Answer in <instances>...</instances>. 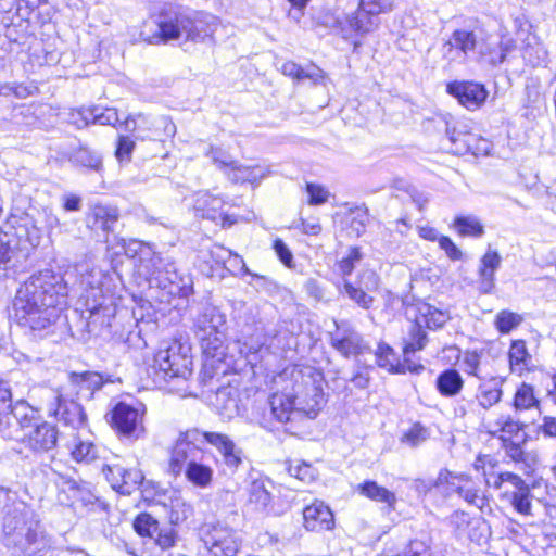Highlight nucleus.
I'll use <instances>...</instances> for the list:
<instances>
[{"instance_id": "obj_1", "label": "nucleus", "mask_w": 556, "mask_h": 556, "mask_svg": "<svg viewBox=\"0 0 556 556\" xmlns=\"http://www.w3.org/2000/svg\"><path fill=\"white\" fill-rule=\"evenodd\" d=\"M68 286L51 269L34 274L17 290L13 307L20 325L40 337L54 333L67 303Z\"/></svg>"}, {"instance_id": "obj_2", "label": "nucleus", "mask_w": 556, "mask_h": 556, "mask_svg": "<svg viewBox=\"0 0 556 556\" xmlns=\"http://www.w3.org/2000/svg\"><path fill=\"white\" fill-rule=\"evenodd\" d=\"M218 18L174 3H164L156 15L144 21L139 38L151 45L179 40L202 42L218 27Z\"/></svg>"}, {"instance_id": "obj_3", "label": "nucleus", "mask_w": 556, "mask_h": 556, "mask_svg": "<svg viewBox=\"0 0 556 556\" xmlns=\"http://www.w3.org/2000/svg\"><path fill=\"white\" fill-rule=\"evenodd\" d=\"M137 248H129L127 254L138 255V269L144 275L151 287L163 290L174 298H188L193 293L192 276L178 267L169 256L154 252L149 244L135 242Z\"/></svg>"}, {"instance_id": "obj_4", "label": "nucleus", "mask_w": 556, "mask_h": 556, "mask_svg": "<svg viewBox=\"0 0 556 556\" xmlns=\"http://www.w3.org/2000/svg\"><path fill=\"white\" fill-rule=\"evenodd\" d=\"M84 306L88 313L86 327L89 333L102 334L111 328L116 314L115 296L110 289V279L99 269L83 275Z\"/></svg>"}, {"instance_id": "obj_5", "label": "nucleus", "mask_w": 556, "mask_h": 556, "mask_svg": "<svg viewBox=\"0 0 556 556\" xmlns=\"http://www.w3.org/2000/svg\"><path fill=\"white\" fill-rule=\"evenodd\" d=\"M392 10L391 0H359L357 9L343 18L341 36L353 42V51L356 52L362 46V39L379 28L380 15Z\"/></svg>"}, {"instance_id": "obj_6", "label": "nucleus", "mask_w": 556, "mask_h": 556, "mask_svg": "<svg viewBox=\"0 0 556 556\" xmlns=\"http://www.w3.org/2000/svg\"><path fill=\"white\" fill-rule=\"evenodd\" d=\"M157 375L164 380L174 378L187 379L192 370L190 348L178 341L170 343L166 349L160 350L154 357Z\"/></svg>"}, {"instance_id": "obj_7", "label": "nucleus", "mask_w": 556, "mask_h": 556, "mask_svg": "<svg viewBox=\"0 0 556 556\" xmlns=\"http://www.w3.org/2000/svg\"><path fill=\"white\" fill-rule=\"evenodd\" d=\"M203 444L202 430L199 428H191L180 432L172 451V471L176 475L180 473L184 466L203 460L205 456V452L202 448Z\"/></svg>"}, {"instance_id": "obj_8", "label": "nucleus", "mask_w": 556, "mask_h": 556, "mask_svg": "<svg viewBox=\"0 0 556 556\" xmlns=\"http://www.w3.org/2000/svg\"><path fill=\"white\" fill-rule=\"evenodd\" d=\"M202 540L212 556H237L243 543L237 530L220 522L206 525Z\"/></svg>"}, {"instance_id": "obj_9", "label": "nucleus", "mask_w": 556, "mask_h": 556, "mask_svg": "<svg viewBox=\"0 0 556 556\" xmlns=\"http://www.w3.org/2000/svg\"><path fill=\"white\" fill-rule=\"evenodd\" d=\"M106 419L116 433L129 441L138 440L144 431L142 415L131 405L118 402L106 414Z\"/></svg>"}, {"instance_id": "obj_10", "label": "nucleus", "mask_w": 556, "mask_h": 556, "mask_svg": "<svg viewBox=\"0 0 556 556\" xmlns=\"http://www.w3.org/2000/svg\"><path fill=\"white\" fill-rule=\"evenodd\" d=\"M12 543L18 556H50L52 541L36 523L13 534Z\"/></svg>"}, {"instance_id": "obj_11", "label": "nucleus", "mask_w": 556, "mask_h": 556, "mask_svg": "<svg viewBox=\"0 0 556 556\" xmlns=\"http://www.w3.org/2000/svg\"><path fill=\"white\" fill-rule=\"evenodd\" d=\"M446 92L469 111L480 109L489 96L485 86L473 80H453L446 85Z\"/></svg>"}, {"instance_id": "obj_12", "label": "nucleus", "mask_w": 556, "mask_h": 556, "mask_svg": "<svg viewBox=\"0 0 556 556\" xmlns=\"http://www.w3.org/2000/svg\"><path fill=\"white\" fill-rule=\"evenodd\" d=\"M330 344L346 358L362 354L366 350L362 334L348 321L336 323V330L330 332Z\"/></svg>"}, {"instance_id": "obj_13", "label": "nucleus", "mask_w": 556, "mask_h": 556, "mask_svg": "<svg viewBox=\"0 0 556 556\" xmlns=\"http://www.w3.org/2000/svg\"><path fill=\"white\" fill-rule=\"evenodd\" d=\"M225 200L211 193H199L194 201V210L205 219L220 224L223 228L232 226L237 219L224 211Z\"/></svg>"}, {"instance_id": "obj_14", "label": "nucleus", "mask_w": 556, "mask_h": 556, "mask_svg": "<svg viewBox=\"0 0 556 556\" xmlns=\"http://www.w3.org/2000/svg\"><path fill=\"white\" fill-rule=\"evenodd\" d=\"M51 405V414L65 426L77 429L86 425L87 415L77 401L58 392Z\"/></svg>"}, {"instance_id": "obj_15", "label": "nucleus", "mask_w": 556, "mask_h": 556, "mask_svg": "<svg viewBox=\"0 0 556 556\" xmlns=\"http://www.w3.org/2000/svg\"><path fill=\"white\" fill-rule=\"evenodd\" d=\"M241 308L242 312H239L238 315L233 317L237 330L240 334L238 342L243 341V348L240 349V352L247 353V355L251 353L254 354L261 345L258 341L261 328L252 313L242 303Z\"/></svg>"}, {"instance_id": "obj_16", "label": "nucleus", "mask_w": 556, "mask_h": 556, "mask_svg": "<svg viewBox=\"0 0 556 556\" xmlns=\"http://www.w3.org/2000/svg\"><path fill=\"white\" fill-rule=\"evenodd\" d=\"M299 412L313 419L326 403L321 381L308 378L303 382V391L294 394Z\"/></svg>"}, {"instance_id": "obj_17", "label": "nucleus", "mask_w": 556, "mask_h": 556, "mask_svg": "<svg viewBox=\"0 0 556 556\" xmlns=\"http://www.w3.org/2000/svg\"><path fill=\"white\" fill-rule=\"evenodd\" d=\"M119 210L112 205L96 203L90 205L87 213V226L93 231H102L108 241V236L113 233L119 220Z\"/></svg>"}, {"instance_id": "obj_18", "label": "nucleus", "mask_w": 556, "mask_h": 556, "mask_svg": "<svg viewBox=\"0 0 556 556\" xmlns=\"http://www.w3.org/2000/svg\"><path fill=\"white\" fill-rule=\"evenodd\" d=\"M23 441L34 452H49L56 446L58 429L47 421L37 422Z\"/></svg>"}, {"instance_id": "obj_19", "label": "nucleus", "mask_w": 556, "mask_h": 556, "mask_svg": "<svg viewBox=\"0 0 556 556\" xmlns=\"http://www.w3.org/2000/svg\"><path fill=\"white\" fill-rule=\"evenodd\" d=\"M304 527L307 531L321 532L333 529V513L321 501H315L303 509Z\"/></svg>"}, {"instance_id": "obj_20", "label": "nucleus", "mask_w": 556, "mask_h": 556, "mask_svg": "<svg viewBox=\"0 0 556 556\" xmlns=\"http://www.w3.org/2000/svg\"><path fill=\"white\" fill-rule=\"evenodd\" d=\"M3 419L9 420L8 431L3 437L11 438V428L18 427L21 429L31 428L37 424V410L26 401L20 400L3 415Z\"/></svg>"}, {"instance_id": "obj_21", "label": "nucleus", "mask_w": 556, "mask_h": 556, "mask_svg": "<svg viewBox=\"0 0 556 556\" xmlns=\"http://www.w3.org/2000/svg\"><path fill=\"white\" fill-rule=\"evenodd\" d=\"M195 336H211L226 330V315L216 306L205 305L194 321Z\"/></svg>"}, {"instance_id": "obj_22", "label": "nucleus", "mask_w": 556, "mask_h": 556, "mask_svg": "<svg viewBox=\"0 0 556 556\" xmlns=\"http://www.w3.org/2000/svg\"><path fill=\"white\" fill-rule=\"evenodd\" d=\"M68 383L78 399L91 400L94 392L103 387L104 380L97 371L71 372Z\"/></svg>"}, {"instance_id": "obj_23", "label": "nucleus", "mask_w": 556, "mask_h": 556, "mask_svg": "<svg viewBox=\"0 0 556 556\" xmlns=\"http://www.w3.org/2000/svg\"><path fill=\"white\" fill-rule=\"evenodd\" d=\"M269 488H273V482L264 478L254 479L248 486L249 503L254 506L255 510L267 515L274 511Z\"/></svg>"}, {"instance_id": "obj_24", "label": "nucleus", "mask_w": 556, "mask_h": 556, "mask_svg": "<svg viewBox=\"0 0 556 556\" xmlns=\"http://www.w3.org/2000/svg\"><path fill=\"white\" fill-rule=\"evenodd\" d=\"M498 438L502 441V446L505 450L507 457L516 464L521 465L520 469L526 473L533 470V466L536 462L535 456L526 452L522 447L527 441L526 433H522V439L520 441H514L511 438H506V435H500Z\"/></svg>"}, {"instance_id": "obj_25", "label": "nucleus", "mask_w": 556, "mask_h": 556, "mask_svg": "<svg viewBox=\"0 0 556 556\" xmlns=\"http://www.w3.org/2000/svg\"><path fill=\"white\" fill-rule=\"evenodd\" d=\"M16 240H11L9 233L0 235V277H11L16 274L20 263V252Z\"/></svg>"}, {"instance_id": "obj_26", "label": "nucleus", "mask_w": 556, "mask_h": 556, "mask_svg": "<svg viewBox=\"0 0 556 556\" xmlns=\"http://www.w3.org/2000/svg\"><path fill=\"white\" fill-rule=\"evenodd\" d=\"M480 380L481 382L478 387L476 399L482 408L489 409L501 401L504 379L501 377H491Z\"/></svg>"}, {"instance_id": "obj_27", "label": "nucleus", "mask_w": 556, "mask_h": 556, "mask_svg": "<svg viewBox=\"0 0 556 556\" xmlns=\"http://www.w3.org/2000/svg\"><path fill=\"white\" fill-rule=\"evenodd\" d=\"M357 491L361 495L371 501L387 504L388 514L395 510L396 495L384 486L379 485L376 481H364L358 484Z\"/></svg>"}, {"instance_id": "obj_28", "label": "nucleus", "mask_w": 556, "mask_h": 556, "mask_svg": "<svg viewBox=\"0 0 556 556\" xmlns=\"http://www.w3.org/2000/svg\"><path fill=\"white\" fill-rule=\"evenodd\" d=\"M464 383L465 381L458 370L447 368L438 375L435 388L442 396L454 397L462 392Z\"/></svg>"}, {"instance_id": "obj_29", "label": "nucleus", "mask_w": 556, "mask_h": 556, "mask_svg": "<svg viewBox=\"0 0 556 556\" xmlns=\"http://www.w3.org/2000/svg\"><path fill=\"white\" fill-rule=\"evenodd\" d=\"M269 405L273 416L279 422H288L291 416L299 412L294 394L275 393L270 396Z\"/></svg>"}, {"instance_id": "obj_30", "label": "nucleus", "mask_w": 556, "mask_h": 556, "mask_svg": "<svg viewBox=\"0 0 556 556\" xmlns=\"http://www.w3.org/2000/svg\"><path fill=\"white\" fill-rule=\"evenodd\" d=\"M206 358L222 362L225 353V331L213 332L211 336L197 337Z\"/></svg>"}, {"instance_id": "obj_31", "label": "nucleus", "mask_w": 556, "mask_h": 556, "mask_svg": "<svg viewBox=\"0 0 556 556\" xmlns=\"http://www.w3.org/2000/svg\"><path fill=\"white\" fill-rule=\"evenodd\" d=\"M185 476L193 485L205 489L212 484L214 470L211 466L204 464L203 460H199L186 466Z\"/></svg>"}, {"instance_id": "obj_32", "label": "nucleus", "mask_w": 556, "mask_h": 556, "mask_svg": "<svg viewBox=\"0 0 556 556\" xmlns=\"http://www.w3.org/2000/svg\"><path fill=\"white\" fill-rule=\"evenodd\" d=\"M70 161L77 166L97 173H100L103 168L102 156L97 151L84 146H80L71 153Z\"/></svg>"}, {"instance_id": "obj_33", "label": "nucleus", "mask_w": 556, "mask_h": 556, "mask_svg": "<svg viewBox=\"0 0 556 556\" xmlns=\"http://www.w3.org/2000/svg\"><path fill=\"white\" fill-rule=\"evenodd\" d=\"M84 126L89 124L115 126L119 117L116 109L113 108H91L80 112Z\"/></svg>"}, {"instance_id": "obj_34", "label": "nucleus", "mask_w": 556, "mask_h": 556, "mask_svg": "<svg viewBox=\"0 0 556 556\" xmlns=\"http://www.w3.org/2000/svg\"><path fill=\"white\" fill-rule=\"evenodd\" d=\"M375 355L379 367L391 374H405V365L400 363L395 351L387 343H380Z\"/></svg>"}, {"instance_id": "obj_35", "label": "nucleus", "mask_w": 556, "mask_h": 556, "mask_svg": "<svg viewBox=\"0 0 556 556\" xmlns=\"http://www.w3.org/2000/svg\"><path fill=\"white\" fill-rule=\"evenodd\" d=\"M445 135L451 143V151L455 154H466L468 152H472V141L475 137L467 132L456 129L455 127L451 128L448 124H445Z\"/></svg>"}, {"instance_id": "obj_36", "label": "nucleus", "mask_w": 556, "mask_h": 556, "mask_svg": "<svg viewBox=\"0 0 556 556\" xmlns=\"http://www.w3.org/2000/svg\"><path fill=\"white\" fill-rule=\"evenodd\" d=\"M453 227L462 237L480 238L484 235V226L481 224L479 218L473 215L456 216Z\"/></svg>"}, {"instance_id": "obj_37", "label": "nucleus", "mask_w": 556, "mask_h": 556, "mask_svg": "<svg viewBox=\"0 0 556 556\" xmlns=\"http://www.w3.org/2000/svg\"><path fill=\"white\" fill-rule=\"evenodd\" d=\"M428 342L427 332L422 329L421 323L416 320L409 327L407 338L404 339L403 353L409 355L422 350Z\"/></svg>"}, {"instance_id": "obj_38", "label": "nucleus", "mask_w": 556, "mask_h": 556, "mask_svg": "<svg viewBox=\"0 0 556 556\" xmlns=\"http://www.w3.org/2000/svg\"><path fill=\"white\" fill-rule=\"evenodd\" d=\"M450 43L465 54L475 51L478 47L480 54L484 55L486 53V50L479 46L476 34L470 30L456 29L452 35Z\"/></svg>"}, {"instance_id": "obj_39", "label": "nucleus", "mask_w": 556, "mask_h": 556, "mask_svg": "<svg viewBox=\"0 0 556 556\" xmlns=\"http://www.w3.org/2000/svg\"><path fill=\"white\" fill-rule=\"evenodd\" d=\"M509 502L513 507L522 515H531V491L529 485L526 483L513 491H507Z\"/></svg>"}, {"instance_id": "obj_40", "label": "nucleus", "mask_w": 556, "mask_h": 556, "mask_svg": "<svg viewBox=\"0 0 556 556\" xmlns=\"http://www.w3.org/2000/svg\"><path fill=\"white\" fill-rule=\"evenodd\" d=\"M509 363L511 369L515 367H519V369L527 368L532 361L531 355L529 354L526 342L523 340H515L513 341L509 352Z\"/></svg>"}, {"instance_id": "obj_41", "label": "nucleus", "mask_w": 556, "mask_h": 556, "mask_svg": "<svg viewBox=\"0 0 556 556\" xmlns=\"http://www.w3.org/2000/svg\"><path fill=\"white\" fill-rule=\"evenodd\" d=\"M286 469L290 477L298 479L303 483H311L317 477V470L308 463L296 460L295 463L288 462Z\"/></svg>"}, {"instance_id": "obj_42", "label": "nucleus", "mask_w": 556, "mask_h": 556, "mask_svg": "<svg viewBox=\"0 0 556 556\" xmlns=\"http://www.w3.org/2000/svg\"><path fill=\"white\" fill-rule=\"evenodd\" d=\"M135 531L143 538L153 539L160 529L159 521L148 513H140L134 520Z\"/></svg>"}, {"instance_id": "obj_43", "label": "nucleus", "mask_w": 556, "mask_h": 556, "mask_svg": "<svg viewBox=\"0 0 556 556\" xmlns=\"http://www.w3.org/2000/svg\"><path fill=\"white\" fill-rule=\"evenodd\" d=\"M421 314L426 326L429 329H438L445 325V323L450 319V316L446 312L440 311L434 306L429 304H422L418 308Z\"/></svg>"}, {"instance_id": "obj_44", "label": "nucleus", "mask_w": 556, "mask_h": 556, "mask_svg": "<svg viewBox=\"0 0 556 556\" xmlns=\"http://www.w3.org/2000/svg\"><path fill=\"white\" fill-rule=\"evenodd\" d=\"M534 406H539V400L534 396L533 387L523 382L515 393L514 407L516 410H522Z\"/></svg>"}, {"instance_id": "obj_45", "label": "nucleus", "mask_w": 556, "mask_h": 556, "mask_svg": "<svg viewBox=\"0 0 556 556\" xmlns=\"http://www.w3.org/2000/svg\"><path fill=\"white\" fill-rule=\"evenodd\" d=\"M41 229L37 227L33 219L26 218L24 223L16 228L18 240L24 239L31 247H37L41 240Z\"/></svg>"}, {"instance_id": "obj_46", "label": "nucleus", "mask_w": 556, "mask_h": 556, "mask_svg": "<svg viewBox=\"0 0 556 556\" xmlns=\"http://www.w3.org/2000/svg\"><path fill=\"white\" fill-rule=\"evenodd\" d=\"M495 426L497 427V431L502 432V435H506V438H518L519 434L525 433L523 429L526 427L525 424L520 422L519 420L514 419L511 416H500L496 421Z\"/></svg>"}, {"instance_id": "obj_47", "label": "nucleus", "mask_w": 556, "mask_h": 556, "mask_svg": "<svg viewBox=\"0 0 556 556\" xmlns=\"http://www.w3.org/2000/svg\"><path fill=\"white\" fill-rule=\"evenodd\" d=\"M316 26L337 30L341 35L343 20L337 17L330 10L320 9L314 12L312 16Z\"/></svg>"}, {"instance_id": "obj_48", "label": "nucleus", "mask_w": 556, "mask_h": 556, "mask_svg": "<svg viewBox=\"0 0 556 556\" xmlns=\"http://www.w3.org/2000/svg\"><path fill=\"white\" fill-rule=\"evenodd\" d=\"M67 483L71 490H76L79 493V501L88 508V510L97 511L106 509V504L104 502L89 491L81 490L76 481L70 480Z\"/></svg>"}, {"instance_id": "obj_49", "label": "nucleus", "mask_w": 556, "mask_h": 556, "mask_svg": "<svg viewBox=\"0 0 556 556\" xmlns=\"http://www.w3.org/2000/svg\"><path fill=\"white\" fill-rule=\"evenodd\" d=\"M522 321V317L509 311H501L495 317V327L501 333H508L518 327Z\"/></svg>"}, {"instance_id": "obj_50", "label": "nucleus", "mask_w": 556, "mask_h": 556, "mask_svg": "<svg viewBox=\"0 0 556 556\" xmlns=\"http://www.w3.org/2000/svg\"><path fill=\"white\" fill-rule=\"evenodd\" d=\"M123 482L121 483L119 494L130 495L135 490L139 488L142 482L143 473L138 468H125V475H123Z\"/></svg>"}, {"instance_id": "obj_51", "label": "nucleus", "mask_w": 556, "mask_h": 556, "mask_svg": "<svg viewBox=\"0 0 556 556\" xmlns=\"http://www.w3.org/2000/svg\"><path fill=\"white\" fill-rule=\"evenodd\" d=\"M219 454L223 457L224 464L231 470H237L243 463V451L235 442L229 444Z\"/></svg>"}, {"instance_id": "obj_52", "label": "nucleus", "mask_w": 556, "mask_h": 556, "mask_svg": "<svg viewBox=\"0 0 556 556\" xmlns=\"http://www.w3.org/2000/svg\"><path fill=\"white\" fill-rule=\"evenodd\" d=\"M102 473L106 481L111 484L112 489L119 493L123 475H125V467L119 464H108L102 467Z\"/></svg>"}, {"instance_id": "obj_53", "label": "nucleus", "mask_w": 556, "mask_h": 556, "mask_svg": "<svg viewBox=\"0 0 556 556\" xmlns=\"http://www.w3.org/2000/svg\"><path fill=\"white\" fill-rule=\"evenodd\" d=\"M451 472L446 469H442L435 480H424V479H416L414 480L413 488L419 493V494H426L431 489L438 488L441 484L447 482L448 476Z\"/></svg>"}, {"instance_id": "obj_54", "label": "nucleus", "mask_w": 556, "mask_h": 556, "mask_svg": "<svg viewBox=\"0 0 556 556\" xmlns=\"http://www.w3.org/2000/svg\"><path fill=\"white\" fill-rule=\"evenodd\" d=\"M11 401V391L5 383H0V433L8 431L9 420L3 419V415L13 406Z\"/></svg>"}, {"instance_id": "obj_55", "label": "nucleus", "mask_w": 556, "mask_h": 556, "mask_svg": "<svg viewBox=\"0 0 556 556\" xmlns=\"http://www.w3.org/2000/svg\"><path fill=\"white\" fill-rule=\"evenodd\" d=\"M344 291L351 300L362 308L368 309L374 303V298L367 294L363 289L354 287L351 282L344 283Z\"/></svg>"}, {"instance_id": "obj_56", "label": "nucleus", "mask_w": 556, "mask_h": 556, "mask_svg": "<svg viewBox=\"0 0 556 556\" xmlns=\"http://www.w3.org/2000/svg\"><path fill=\"white\" fill-rule=\"evenodd\" d=\"M502 256L497 251L488 250L480 260L479 274H490L495 276V271L500 268Z\"/></svg>"}, {"instance_id": "obj_57", "label": "nucleus", "mask_w": 556, "mask_h": 556, "mask_svg": "<svg viewBox=\"0 0 556 556\" xmlns=\"http://www.w3.org/2000/svg\"><path fill=\"white\" fill-rule=\"evenodd\" d=\"M203 442L214 446L218 453L233 442L227 434L214 431H202Z\"/></svg>"}, {"instance_id": "obj_58", "label": "nucleus", "mask_w": 556, "mask_h": 556, "mask_svg": "<svg viewBox=\"0 0 556 556\" xmlns=\"http://www.w3.org/2000/svg\"><path fill=\"white\" fill-rule=\"evenodd\" d=\"M177 538V531L172 527H166L160 528L153 540L162 549H167L176 544Z\"/></svg>"}, {"instance_id": "obj_59", "label": "nucleus", "mask_w": 556, "mask_h": 556, "mask_svg": "<svg viewBox=\"0 0 556 556\" xmlns=\"http://www.w3.org/2000/svg\"><path fill=\"white\" fill-rule=\"evenodd\" d=\"M72 455L77 462H91L97 457V447L90 442H79L72 451Z\"/></svg>"}, {"instance_id": "obj_60", "label": "nucleus", "mask_w": 556, "mask_h": 556, "mask_svg": "<svg viewBox=\"0 0 556 556\" xmlns=\"http://www.w3.org/2000/svg\"><path fill=\"white\" fill-rule=\"evenodd\" d=\"M135 146V141L129 136H119L115 150L116 159L119 162H129Z\"/></svg>"}, {"instance_id": "obj_61", "label": "nucleus", "mask_w": 556, "mask_h": 556, "mask_svg": "<svg viewBox=\"0 0 556 556\" xmlns=\"http://www.w3.org/2000/svg\"><path fill=\"white\" fill-rule=\"evenodd\" d=\"M353 217L350 223L351 229L357 235L361 236L365 232L366 225L369 220L368 208L367 207H355L352 211Z\"/></svg>"}, {"instance_id": "obj_62", "label": "nucleus", "mask_w": 556, "mask_h": 556, "mask_svg": "<svg viewBox=\"0 0 556 556\" xmlns=\"http://www.w3.org/2000/svg\"><path fill=\"white\" fill-rule=\"evenodd\" d=\"M402 556H439L431 551L428 543L421 540H412L403 551Z\"/></svg>"}, {"instance_id": "obj_63", "label": "nucleus", "mask_w": 556, "mask_h": 556, "mask_svg": "<svg viewBox=\"0 0 556 556\" xmlns=\"http://www.w3.org/2000/svg\"><path fill=\"white\" fill-rule=\"evenodd\" d=\"M480 353H478L477 351H466L464 353V357H463V370L470 375V376H475L479 379H482L480 376H479V367H480Z\"/></svg>"}, {"instance_id": "obj_64", "label": "nucleus", "mask_w": 556, "mask_h": 556, "mask_svg": "<svg viewBox=\"0 0 556 556\" xmlns=\"http://www.w3.org/2000/svg\"><path fill=\"white\" fill-rule=\"evenodd\" d=\"M362 258L363 253L361 252V249L357 247H351L349 254L339 263L340 270L343 275H350L353 271L355 264L361 262Z\"/></svg>"}]
</instances>
